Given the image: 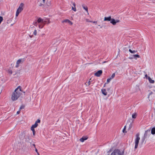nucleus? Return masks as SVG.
<instances>
[{"mask_svg":"<svg viewBox=\"0 0 155 155\" xmlns=\"http://www.w3.org/2000/svg\"><path fill=\"white\" fill-rule=\"evenodd\" d=\"M21 87L18 86L12 94L11 99L13 101L17 100L22 94Z\"/></svg>","mask_w":155,"mask_h":155,"instance_id":"f257e3e1","label":"nucleus"},{"mask_svg":"<svg viewBox=\"0 0 155 155\" xmlns=\"http://www.w3.org/2000/svg\"><path fill=\"white\" fill-rule=\"evenodd\" d=\"M124 150L116 149L114 150L110 155H124Z\"/></svg>","mask_w":155,"mask_h":155,"instance_id":"f03ea898","label":"nucleus"},{"mask_svg":"<svg viewBox=\"0 0 155 155\" xmlns=\"http://www.w3.org/2000/svg\"><path fill=\"white\" fill-rule=\"evenodd\" d=\"M140 134L137 133L136 135V138L134 140L135 147L134 149H136L137 148L138 146V144L139 143V141L140 140Z\"/></svg>","mask_w":155,"mask_h":155,"instance_id":"7ed1b4c3","label":"nucleus"},{"mask_svg":"<svg viewBox=\"0 0 155 155\" xmlns=\"http://www.w3.org/2000/svg\"><path fill=\"white\" fill-rule=\"evenodd\" d=\"M40 120L39 119H38L36 121L35 124H34L32 125V126L31 127V130L32 131L33 135H35V131L34 128L38 126V123H40Z\"/></svg>","mask_w":155,"mask_h":155,"instance_id":"20e7f679","label":"nucleus"},{"mask_svg":"<svg viewBox=\"0 0 155 155\" xmlns=\"http://www.w3.org/2000/svg\"><path fill=\"white\" fill-rule=\"evenodd\" d=\"M24 5V4L23 3H21L20 5L16 12L15 15V16L16 17H17L18 16L19 13H20L23 10V9Z\"/></svg>","mask_w":155,"mask_h":155,"instance_id":"39448f33","label":"nucleus"},{"mask_svg":"<svg viewBox=\"0 0 155 155\" xmlns=\"http://www.w3.org/2000/svg\"><path fill=\"white\" fill-rule=\"evenodd\" d=\"M24 61L23 59H21L18 60L16 62L15 67L18 68L19 67V65L22 64Z\"/></svg>","mask_w":155,"mask_h":155,"instance_id":"423d86ee","label":"nucleus"},{"mask_svg":"<svg viewBox=\"0 0 155 155\" xmlns=\"http://www.w3.org/2000/svg\"><path fill=\"white\" fill-rule=\"evenodd\" d=\"M119 22L120 21L119 20H115L114 19H111L110 23L112 24L113 25H115L117 23H119Z\"/></svg>","mask_w":155,"mask_h":155,"instance_id":"0eeeda50","label":"nucleus"},{"mask_svg":"<svg viewBox=\"0 0 155 155\" xmlns=\"http://www.w3.org/2000/svg\"><path fill=\"white\" fill-rule=\"evenodd\" d=\"M102 73V71L101 70H99L97 71L94 74L95 76L97 77H100Z\"/></svg>","mask_w":155,"mask_h":155,"instance_id":"6e6552de","label":"nucleus"},{"mask_svg":"<svg viewBox=\"0 0 155 155\" xmlns=\"http://www.w3.org/2000/svg\"><path fill=\"white\" fill-rule=\"evenodd\" d=\"M150 132V130L148 131V130H147L145 131L144 134V137L143 138V139H142L143 142L145 140V138L147 137V134H148V132Z\"/></svg>","mask_w":155,"mask_h":155,"instance_id":"1a4fd4ad","label":"nucleus"},{"mask_svg":"<svg viewBox=\"0 0 155 155\" xmlns=\"http://www.w3.org/2000/svg\"><path fill=\"white\" fill-rule=\"evenodd\" d=\"M37 22L38 23H43L46 22V21H44L43 19L41 18H38L37 20Z\"/></svg>","mask_w":155,"mask_h":155,"instance_id":"9d476101","label":"nucleus"},{"mask_svg":"<svg viewBox=\"0 0 155 155\" xmlns=\"http://www.w3.org/2000/svg\"><path fill=\"white\" fill-rule=\"evenodd\" d=\"M45 22L43 23H38V28H42L45 25Z\"/></svg>","mask_w":155,"mask_h":155,"instance_id":"9b49d317","label":"nucleus"},{"mask_svg":"<svg viewBox=\"0 0 155 155\" xmlns=\"http://www.w3.org/2000/svg\"><path fill=\"white\" fill-rule=\"evenodd\" d=\"M111 20V17L110 16L108 17H105L104 19V21H110Z\"/></svg>","mask_w":155,"mask_h":155,"instance_id":"f8f14e48","label":"nucleus"},{"mask_svg":"<svg viewBox=\"0 0 155 155\" xmlns=\"http://www.w3.org/2000/svg\"><path fill=\"white\" fill-rule=\"evenodd\" d=\"M87 139V137H83L81 138H80V140L82 142H84V141Z\"/></svg>","mask_w":155,"mask_h":155,"instance_id":"ddd939ff","label":"nucleus"},{"mask_svg":"<svg viewBox=\"0 0 155 155\" xmlns=\"http://www.w3.org/2000/svg\"><path fill=\"white\" fill-rule=\"evenodd\" d=\"M101 91L102 92V93L104 95L106 96L107 95V92L106 91V90L104 89H102L101 90Z\"/></svg>","mask_w":155,"mask_h":155,"instance_id":"4468645a","label":"nucleus"},{"mask_svg":"<svg viewBox=\"0 0 155 155\" xmlns=\"http://www.w3.org/2000/svg\"><path fill=\"white\" fill-rule=\"evenodd\" d=\"M62 23H64V22L67 23V22H68V23H70V24H71V25H72V22L71 21H70L68 19L65 20L63 21H62Z\"/></svg>","mask_w":155,"mask_h":155,"instance_id":"2eb2a0df","label":"nucleus"},{"mask_svg":"<svg viewBox=\"0 0 155 155\" xmlns=\"http://www.w3.org/2000/svg\"><path fill=\"white\" fill-rule=\"evenodd\" d=\"M73 5L74 6V7H72V9L74 11L76 12L77 11V10L75 8L76 4L75 3L73 2Z\"/></svg>","mask_w":155,"mask_h":155,"instance_id":"dca6fc26","label":"nucleus"},{"mask_svg":"<svg viewBox=\"0 0 155 155\" xmlns=\"http://www.w3.org/2000/svg\"><path fill=\"white\" fill-rule=\"evenodd\" d=\"M82 7L87 12V14H88V8L87 6H85L84 5H82Z\"/></svg>","mask_w":155,"mask_h":155,"instance_id":"f3484780","label":"nucleus"},{"mask_svg":"<svg viewBox=\"0 0 155 155\" xmlns=\"http://www.w3.org/2000/svg\"><path fill=\"white\" fill-rule=\"evenodd\" d=\"M148 81H149L150 83H152V84L154 83V81L153 80H152L150 77H148Z\"/></svg>","mask_w":155,"mask_h":155,"instance_id":"a211bd4d","label":"nucleus"},{"mask_svg":"<svg viewBox=\"0 0 155 155\" xmlns=\"http://www.w3.org/2000/svg\"><path fill=\"white\" fill-rule=\"evenodd\" d=\"M151 133L152 134H155V127H153L151 129Z\"/></svg>","mask_w":155,"mask_h":155,"instance_id":"6ab92c4d","label":"nucleus"},{"mask_svg":"<svg viewBox=\"0 0 155 155\" xmlns=\"http://www.w3.org/2000/svg\"><path fill=\"white\" fill-rule=\"evenodd\" d=\"M133 57L134 58H135V59H137V58H140V56L138 54H134L133 55Z\"/></svg>","mask_w":155,"mask_h":155,"instance_id":"aec40b11","label":"nucleus"},{"mask_svg":"<svg viewBox=\"0 0 155 155\" xmlns=\"http://www.w3.org/2000/svg\"><path fill=\"white\" fill-rule=\"evenodd\" d=\"M137 116V114L136 113H134L132 115V117L133 118L135 119Z\"/></svg>","mask_w":155,"mask_h":155,"instance_id":"412c9836","label":"nucleus"},{"mask_svg":"<svg viewBox=\"0 0 155 155\" xmlns=\"http://www.w3.org/2000/svg\"><path fill=\"white\" fill-rule=\"evenodd\" d=\"M129 51L131 53L134 54L137 52V51L134 50L132 51L130 49L129 50Z\"/></svg>","mask_w":155,"mask_h":155,"instance_id":"4be33fe9","label":"nucleus"},{"mask_svg":"<svg viewBox=\"0 0 155 155\" xmlns=\"http://www.w3.org/2000/svg\"><path fill=\"white\" fill-rule=\"evenodd\" d=\"M33 24L35 26H37L38 25V22L37 21H34L33 23Z\"/></svg>","mask_w":155,"mask_h":155,"instance_id":"5701e85b","label":"nucleus"},{"mask_svg":"<svg viewBox=\"0 0 155 155\" xmlns=\"http://www.w3.org/2000/svg\"><path fill=\"white\" fill-rule=\"evenodd\" d=\"M115 76V73H113L112 74L110 78L111 80Z\"/></svg>","mask_w":155,"mask_h":155,"instance_id":"b1692460","label":"nucleus"},{"mask_svg":"<svg viewBox=\"0 0 155 155\" xmlns=\"http://www.w3.org/2000/svg\"><path fill=\"white\" fill-rule=\"evenodd\" d=\"M8 73L10 74H11L12 73V70L9 69L8 70Z\"/></svg>","mask_w":155,"mask_h":155,"instance_id":"393cba45","label":"nucleus"},{"mask_svg":"<svg viewBox=\"0 0 155 155\" xmlns=\"http://www.w3.org/2000/svg\"><path fill=\"white\" fill-rule=\"evenodd\" d=\"M126 126H125L124 127V128L123 129V133H126V131H125V130L126 129Z\"/></svg>","mask_w":155,"mask_h":155,"instance_id":"a878e982","label":"nucleus"},{"mask_svg":"<svg viewBox=\"0 0 155 155\" xmlns=\"http://www.w3.org/2000/svg\"><path fill=\"white\" fill-rule=\"evenodd\" d=\"M111 80V79L110 78H108L107 80V83H109L110 81Z\"/></svg>","mask_w":155,"mask_h":155,"instance_id":"bb28decb","label":"nucleus"},{"mask_svg":"<svg viewBox=\"0 0 155 155\" xmlns=\"http://www.w3.org/2000/svg\"><path fill=\"white\" fill-rule=\"evenodd\" d=\"M37 30H35L34 32H33V34L35 35H37Z\"/></svg>","mask_w":155,"mask_h":155,"instance_id":"cd10ccee","label":"nucleus"},{"mask_svg":"<svg viewBox=\"0 0 155 155\" xmlns=\"http://www.w3.org/2000/svg\"><path fill=\"white\" fill-rule=\"evenodd\" d=\"M3 18L2 17L0 16V24H1Z\"/></svg>","mask_w":155,"mask_h":155,"instance_id":"c85d7f7f","label":"nucleus"},{"mask_svg":"<svg viewBox=\"0 0 155 155\" xmlns=\"http://www.w3.org/2000/svg\"><path fill=\"white\" fill-rule=\"evenodd\" d=\"M86 20L87 22H92V21H90L89 19H86Z\"/></svg>","mask_w":155,"mask_h":155,"instance_id":"c756f323","label":"nucleus"},{"mask_svg":"<svg viewBox=\"0 0 155 155\" xmlns=\"http://www.w3.org/2000/svg\"><path fill=\"white\" fill-rule=\"evenodd\" d=\"M87 85L89 86L91 84V82L90 81H89L87 82Z\"/></svg>","mask_w":155,"mask_h":155,"instance_id":"7c9ffc66","label":"nucleus"},{"mask_svg":"<svg viewBox=\"0 0 155 155\" xmlns=\"http://www.w3.org/2000/svg\"><path fill=\"white\" fill-rule=\"evenodd\" d=\"M91 22H93L95 24H97V21H92Z\"/></svg>","mask_w":155,"mask_h":155,"instance_id":"2f4dec72","label":"nucleus"},{"mask_svg":"<svg viewBox=\"0 0 155 155\" xmlns=\"http://www.w3.org/2000/svg\"><path fill=\"white\" fill-rule=\"evenodd\" d=\"M24 108V106H21L20 107V110H21V109H22L23 108Z\"/></svg>","mask_w":155,"mask_h":155,"instance_id":"473e14b6","label":"nucleus"},{"mask_svg":"<svg viewBox=\"0 0 155 155\" xmlns=\"http://www.w3.org/2000/svg\"><path fill=\"white\" fill-rule=\"evenodd\" d=\"M153 93L152 92H151L149 94V97Z\"/></svg>","mask_w":155,"mask_h":155,"instance_id":"72a5a7b5","label":"nucleus"},{"mask_svg":"<svg viewBox=\"0 0 155 155\" xmlns=\"http://www.w3.org/2000/svg\"><path fill=\"white\" fill-rule=\"evenodd\" d=\"M31 146H34V147L35 148V144H32V145H31Z\"/></svg>","mask_w":155,"mask_h":155,"instance_id":"f704fd0d","label":"nucleus"},{"mask_svg":"<svg viewBox=\"0 0 155 155\" xmlns=\"http://www.w3.org/2000/svg\"><path fill=\"white\" fill-rule=\"evenodd\" d=\"M35 151L37 152V153H38V151L37 149L36 148H35Z\"/></svg>","mask_w":155,"mask_h":155,"instance_id":"c9c22d12","label":"nucleus"},{"mask_svg":"<svg viewBox=\"0 0 155 155\" xmlns=\"http://www.w3.org/2000/svg\"><path fill=\"white\" fill-rule=\"evenodd\" d=\"M20 111H18L17 112V114H19V113H20Z\"/></svg>","mask_w":155,"mask_h":155,"instance_id":"e433bc0d","label":"nucleus"},{"mask_svg":"<svg viewBox=\"0 0 155 155\" xmlns=\"http://www.w3.org/2000/svg\"><path fill=\"white\" fill-rule=\"evenodd\" d=\"M133 58V57H129V59H132Z\"/></svg>","mask_w":155,"mask_h":155,"instance_id":"4c0bfd02","label":"nucleus"},{"mask_svg":"<svg viewBox=\"0 0 155 155\" xmlns=\"http://www.w3.org/2000/svg\"><path fill=\"white\" fill-rule=\"evenodd\" d=\"M145 77L146 78H147L148 77V76L147 74L145 75Z\"/></svg>","mask_w":155,"mask_h":155,"instance_id":"58836bf2","label":"nucleus"},{"mask_svg":"<svg viewBox=\"0 0 155 155\" xmlns=\"http://www.w3.org/2000/svg\"><path fill=\"white\" fill-rule=\"evenodd\" d=\"M107 62V61H104L103 62V63H106Z\"/></svg>","mask_w":155,"mask_h":155,"instance_id":"ea45409f","label":"nucleus"},{"mask_svg":"<svg viewBox=\"0 0 155 155\" xmlns=\"http://www.w3.org/2000/svg\"><path fill=\"white\" fill-rule=\"evenodd\" d=\"M106 83H105V84H104V87H105V85H106Z\"/></svg>","mask_w":155,"mask_h":155,"instance_id":"a19ab883","label":"nucleus"},{"mask_svg":"<svg viewBox=\"0 0 155 155\" xmlns=\"http://www.w3.org/2000/svg\"><path fill=\"white\" fill-rule=\"evenodd\" d=\"M37 154L38 155H40L39 153L38 152V153H37Z\"/></svg>","mask_w":155,"mask_h":155,"instance_id":"79ce46f5","label":"nucleus"},{"mask_svg":"<svg viewBox=\"0 0 155 155\" xmlns=\"http://www.w3.org/2000/svg\"><path fill=\"white\" fill-rule=\"evenodd\" d=\"M45 0H43V1L44 2H45Z\"/></svg>","mask_w":155,"mask_h":155,"instance_id":"37998d69","label":"nucleus"},{"mask_svg":"<svg viewBox=\"0 0 155 155\" xmlns=\"http://www.w3.org/2000/svg\"><path fill=\"white\" fill-rule=\"evenodd\" d=\"M23 92L24 93H25V92Z\"/></svg>","mask_w":155,"mask_h":155,"instance_id":"c03bdc74","label":"nucleus"}]
</instances>
